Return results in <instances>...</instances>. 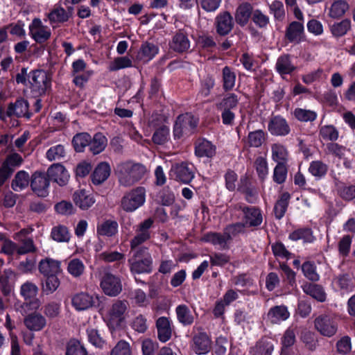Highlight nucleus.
<instances>
[{
    "label": "nucleus",
    "mask_w": 355,
    "mask_h": 355,
    "mask_svg": "<svg viewBox=\"0 0 355 355\" xmlns=\"http://www.w3.org/2000/svg\"><path fill=\"white\" fill-rule=\"evenodd\" d=\"M170 138V130L166 125H162L154 132L152 139L157 145H163L166 143Z\"/></svg>",
    "instance_id": "53"
},
{
    "label": "nucleus",
    "mask_w": 355,
    "mask_h": 355,
    "mask_svg": "<svg viewBox=\"0 0 355 355\" xmlns=\"http://www.w3.org/2000/svg\"><path fill=\"white\" fill-rule=\"evenodd\" d=\"M107 142V140L103 134L97 133L94 136L93 139H91L89 149L93 154H98L105 148Z\"/></svg>",
    "instance_id": "41"
},
{
    "label": "nucleus",
    "mask_w": 355,
    "mask_h": 355,
    "mask_svg": "<svg viewBox=\"0 0 355 355\" xmlns=\"http://www.w3.org/2000/svg\"><path fill=\"white\" fill-rule=\"evenodd\" d=\"M315 329L324 336L332 337L338 329L337 323L328 315H320L314 321Z\"/></svg>",
    "instance_id": "11"
},
{
    "label": "nucleus",
    "mask_w": 355,
    "mask_h": 355,
    "mask_svg": "<svg viewBox=\"0 0 355 355\" xmlns=\"http://www.w3.org/2000/svg\"><path fill=\"white\" fill-rule=\"evenodd\" d=\"M286 38L292 43L299 44L305 40V33L303 22L292 21L288 24L285 31Z\"/></svg>",
    "instance_id": "13"
},
{
    "label": "nucleus",
    "mask_w": 355,
    "mask_h": 355,
    "mask_svg": "<svg viewBox=\"0 0 355 355\" xmlns=\"http://www.w3.org/2000/svg\"><path fill=\"white\" fill-rule=\"evenodd\" d=\"M29 35L37 43L42 44L46 42L51 35V29L43 24L39 18H35L29 24Z\"/></svg>",
    "instance_id": "9"
},
{
    "label": "nucleus",
    "mask_w": 355,
    "mask_h": 355,
    "mask_svg": "<svg viewBox=\"0 0 355 355\" xmlns=\"http://www.w3.org/2000/svg\"><path fill=\"white\" fill-rule=\"evenodd\" d=\"M51 236L57 242H68L70 240V233L67 227L59 225L53 227Z\"/></svg>",
    "instance_id": "42"
},
{
    "label": "nucleus",
    "mask_w": 355,
    "mask_h": 355,
    "mask_svg": "<svg viewBox=\"0 0 355 355\" xmlns=\"http://www.w3.org/2000/svg\"><path fill=\"white\" fill-rule=\"evenodd\" d=\"M71 15V11L65 10L60 5L56 4L52 10L47 15L51 24L63 23L67 21Z\"/></svg>",
    "instance_id": "28"
},
{
    "label": "nucleus",
    "mask_w": 355,
    "mask_h": 355,
    "mask_svg": "<svg viewBox=\"0 0 355 355\" xmlns=\"http://www.w3.org/2000/svg\"><path fill=\"white\" fill-rule=\"evenodd\" d=\"M195 154L200 157H212L216 154V147L206 139H198L196 142Z\"/></svg>",
    "instance_id": "26"
},
{
    "label": "nucleus",
    "mask_w": 355,
    "mask_h": 355,
    "mask_svg": "<svg viewBox=\"0 0 355 355\" xmlns=\"http://www.w3.org/2000/svg\"><path fill=\"white\" fill-rule=\"evenodd\" d=\"M47 175L50 180L60 186H64L69 180V174L61 164H53L47 170Z\"/></svg>",
    "instance_id": "14"
},
{
    "label": "nucleus",
    "mask_w": 355,
    "mask_h": 355,
    "mask_svg": "<svg viewBox=\"0 0 355 355\" xmlns=\"http://www.w3.org/2000/svg\"><path fill=\"white\" fill-rule=\"evenodd\" d=\"M252 6L248 3H241L236 9L235 19L241 26H245L252 15Z\"/></svg>",
    "instance_id": "33"
},
{
    "label": "nucleus",
    "mask_w": 355,
    "mask_h": 355,
    "mask_svg": "<svg viewBox=\"0 0 355 355\" xmlns=\"http://www.w3.org/2000/svg\"><path fill=\"white\" fill-rule=\"evenodd\" d=\"M61 304L57 302H48L44 306L43 313L49 319L55 318L60 315Z\"/></svg>",
    "instance_id": "63"
},
{
    "label": "nucleus",
    "mask_w": 355,
    "mask_h": 355,
    "mask_svg": "<svg viewBox=\"0 0 355 355\" xmlns=\"http://www.w3.org/2000/svg\"><path fill=\"white\" fill-rule=\"evenodd\" d=\"M111 168L106 162L100 163L92 174L93 184L98 185L104 182L110 176Z\"/></svg>",
    "instance_id": "27"
},
{
    "label": "nucleus",
    "mask_w": 355,
    "mask_h": 355,
    "mask_svg": "<svg viewBox=\"0 0 355 355\" xmlns=\"http://www.w3.org/2000/svg\"><path fill=\"white\" fill-rule=\"evenodd\" d=\"M276 69L281 75L289 74L295 70L288 55L280 56L276 62Z\"/></svg>",
    "instance_id": "40"
},
{
    "label": "nucleus",
    "mask_w": 355,
    "mask_h": 355,
    "mask_svg": "<svg viewBox=\"0 0 355 355\" xmlns=\"http://www.w3.org/2000/svg\"><path fill=\"white\" fill-rule=\"evenodd\" d=\"M93 297L85 292L75 294L71 299L72 306L77 311H85L94 305Z\"/></svg>",
    "instance_id": "23"
},
{
    "label": "nucleus",
    "mask_w": 355,
    "mask_h": 355,
    "mask_svg": "<svg viewBox=\"0 0 355 355\" xmlns=\"http://www.w3.org/2000/svg\"><path fill=\"white\" fill-rule=\"evenodd\" d=\"M302 270L304 275L313 282H317L320 279V275L316 272V266L313 263L306 261L302 264Z\"/></svg>",
    "instance_id": "62"
},
{
    "label": "nucleus",
    "mask_w": 355,
    "mask_h": 355,
    "mask_svg": "<svg viewBox=\"0 0 355 355\" xmlns=\"http://www.w3.org/2000/svg\"><path fill=\"white\" fill-rule=\"evenodd\" d=\"M159 51L158 47L152 43L143 44L138 53V58L144 62L151 60Z\"/></svg>",
    "instance_id": "32"
},
{
    "label": "nucleus",
    "mask_w": 355,
    "mask_h": 355,
    "mask_svg": "<svg viewBox=\"0 0 355 355\" xmlns=\"http://www.w3.org/2000/svg\"><path fill=\"white\" fill-rule=\"evenodd\" d=\"M132 256L128 259L132 273H150L153 270V258L146 247H139L133 250Z\"/></svg>",
    "instance_id": "2"
},
{
    "label": "nucleus",
    "mask_w": 355,
    "mask_h": 355,
    "mask_svg": "<svg viewBox=\"0 0 355 355\" xmlns=\"http://www.w3.org/2000/svg\"><path fill=\"white\" fill-rule=\"evenodd\" d=\"M28 82L33 94L42 96L51 88V76L44 70H34L29 73Z\"/></svg>",
    "instance_id": "5"
},
{
    "label": "nucleus",
    "mask_w": 355,
    "mask_h": 355,
    "mask_svg": "<svg viewBox=\"0 0 355 355\" xmlns=\"http://www.w3.org/2000/svg\"><path fill=\"white\" fill-rule=\"evenodd\" d=\"M290 317L288 308L284 305L275 306L270 309L267 318L272 324H279Z\"/></svg>",
    "instance_id": "25"
},
{
    "label": "nucleus",
    "mask_w": 355,
    "mask_h": 355,
    "mask_svg": "<svg viewBox=\"0 0 355 355\" xmlns=\"http://www.w3.org/2000/svg\"><path fill=\"white\" fill-rule=\"evenodd\" d=\"M8 117L15 116L17 117L25 116L27 119L31 117L28 112V103L24 99H18L15 103H10L6 110Z\"/></svg>",
    "instance_id": "17"
},
{
    "label": "nucleus",
    "mask_w": 355,
    "mask_h": 355,
    "mask_svg": "<svg viewBox=\"0 0 355 355\" xmlns=\"http://www.w3.org/2000/svg\"><path fill=\"white\" fill-rule=\"evenodd\" d=\"M67 270L72 277L77 278L84 273L85 266L80 259L73 258L68 261Z\"/></svg>",
    "instance_id": "39"
},
{
    "label": "nucleus",
    "mask_w": 355,
    "mask_h": 355,
    "mask_svg": "<svg viewBox=\"0 0 355 355\" xmlns=\"http://www.w3.org/2000/svg\"><path fill=\"white\" fill-rule=\"evenodd\" d=\"M234 322L243 328H250L254 322V316L243 310L238 309L234 313Z\"/></svg>",
    "instance_id": "37"
},
{
    "label": "nucleus",
    "mask_w": 355,
    "mask_h": 355,
    "mask_svg": "<svg viewBox=\"0 0 355 355\" xmlns=\"http://www.w3.org/2000/svg\"><path fill=\"white\" fill-rule=\"evenodd\" d=\"M39 270L44 276L55 275L60 272V262L51 258L42 259L39 263Z\"/></svg>",
    "instance_id": "24"
},
{
    "label": "nucleus",
    "mask_w": 355,
    "mask_h": 355,
    "mask_svg": "<svg viewBox=\"0 0 355 355\" xmlns=\"http://www.w3.org/2000/svg\"><path fill=\"white\" fill-rule=\"evenodd\" d=\"M236 79V73L230 67L226 66L223 69L222 82L225 91H230L234 87Z\"/></svg>",
    "instance_id": "35"
},
{
    "label": "nucleus",
    "mask_w": 355,
    "mask_h": 355,
    "mask_svg": "<svg viewBox=\"0 0 355 355\" xmlns=\"http://www.w3.org/2000/svg\"><path fill=\"white\" fill-rule=\"evenodd\" d=\"M66 153L64 146L58 144L47 150L46 153V157L50 162L60 160L65 157Z\"/></svg>",
    "instance_id": "49"
},
{
    "label": "nucleus",
    "mask_w": 355,
    "mask_h": 355,
    "mask_svg": "<svg viewBox=\"0 0 355 355\" xmlns=\"http://www.w3.org/2000/svg\"><path fill=\"white\" fill-rule=\"evenodd\" d=\"M191 348L197 354H206L211 348V339L206 333H198L193 338Z\"/></svg>",
    "instance_id": "15"
},
{
    "label": "nucleus",
    "mask_w": 355,
    "mask_h": 355,
    "mask_svg": "<svg viewBox=\"0 0 355 355\" xmlns=\"http://www.w3.org/2000/svg\"><path fill=\"white\" fill-rule=\"evenodd\" d=\"M66 355H87V352L78 340H71L67 344Z\"/></svg>",
    "instance_id": "61"
},
{
    "label": "nucleus",
    "mask_w": 355,
    "mask_h": 355,
    "mask_svg": "<svg viewBox=\"0 0 355 355\" xmlns=\"http://www.w3.org/2000/svg\"><path fill=\"white\" fill-rule=\"evenodd\" d=\"M351 28V21L345 19L340 22L335 23L331 26V32L335 37H341L345 35Z\"/></svg>",
    "instance_id": "55"
},
{
    "label": "nucleus",
    "mask_w": 355,
    "mask_h": 355,
    "mask_svg": "<svg viewBox=\"0 0 355 355\" xmlns=\"http://www.w3.org/2000/svg\"><path fill=\"white\" fill-rule=\"evenodd\" d=\"M288 164H277L273 170L272 178L277 184L284 183L287 178Z\"/></svg>",
    "instance_id": "57"
},
{
    "label": "nucleus",
    "mask_w": 355,
    "mask_h": 355,
    "mask_svg": "<svg viewBox=\"0 0 355 355\" xmlns=\"http://www.w3.org/2000/svg\"><path fill=\"white\" fill-rule=\"evenodd\" d=\"M72 142L76 151L82 152L87 146H89L91 136L86 132L78 133L73 137Z\"/></svg>",
    "instance_id": "46"
},
{
    "label": "nucleus",
    "mask_w": 355,
    "mask_h": 355,
    "mask_svg": "<svg viewBox=\"0 0 355 355\" xmlns=\"http://www.w3.org/2000/svg\"><path fill=\"white\" fill-rule=\"evenodd\" d=\"M289 199V193H284L282 195L280 199L276 202L274 207V211L277 218L280 219L284 216L288 205Z\"/></svg>",
    "instance_id": "54"
},
{
    "label": "nucleus",
    "mask_w": 355,
    "mask_h": 355,
    "mask_svg": "<svg viewBox=\"0 0 355 355\" xmlns=\"http://www.w3.org/2000/svg\"><path fill=\"white\" fill-rule=\"evenodd\" d=\"M271 158L277 164H288L289 153L284 145L273 144L271 146Z\"/></svg>",
    "instance_id": "30"
},
{
    "label": "nucleus",
    "mask_w": 355,
    "mask_h": 355,
    "mask_svg": "<svg viewBox=\"0 0 355 355\" xmlns=\"http://www.w3.org/2000/svg\"><path fill=\"white\" fill-rule=\"evenodd\" d=\"M97 234L104 236H112L118 231V224L114 220H105L97 226Z\"/></svg>",
    "instance_id": "38"
},
{
    "label": "nucleus",
    "mask_w": 355,
    "mask_h": 355,
    "mask_svg": "<svg viewBox=\"0 0 355 355\" xmlns=\"http://www.w3.org/2000/svg\"><path fill=\"white\" fill-rule=\"evenodd\" d=\"M239 103V98L237 95L231 93L227 95L217 105V107L219 110H231L236 107Z\"/></svg>",
    "instance_id": "59"
},
{
    "label": "nucleus",
    "mask_w": 355,
    "mask_h": 355,
    "mask_svg": "<svg viewBox=\"0 0 355 355\" xmlns=\"http://www.w3.org/2000/svg\"><path fill=\"white\" fill-rule=\"evenodd\" d=\"M132 67V60L127 56L117 57L109 64V70L111 71H118L125 68Z\"/></svg>",
    "instance_id": "56"
},
{
    "label": "nucleus",
    "mask_w": 355,
    "mask_h": 355,
    "mask_svg": "<svg viewBox=\"0 0 355 355\" xmlns=\"http://www.w3.org/2000/svg\"><path fill=\"white\" fill-rule=\"evenodd\" d=\"M146 189L138 187L125 193L121 200V207L126 212H133L144 205Z\"/></svg>",
    "instance_id": "6"
},
{
    "label": "nucleus",
    "mask_w": 355,
    "mask_h": 355,
    "mask_svg": "<svg viewBox=\"0 0 355 355\" xmlns=\"http://www.w3.org/2000/svg\"><path fill=\"white\" fill-rule=\"evenodd\" d=\"M268 128L271 135L275 136H285L290 132L286 119L279 116H274L270 119Z\"/></svg>",
    "instance_id": "19"
},
{
    "label": "nucleus",
    "mask_w": 355,
    "mask_h": 355,
    "mask_svg": "<svg viewBox=\"0 0 355 355\" xmlns=\"http://www.w3.org/2000/svg\"><path fill=\"white\" fill-rule=\"evenodd\" d=\"M24 323L31 331H40L46 327V319L41 313L34 312L24 318Z\"/></svg>",
    "instance_id": "16"
},
{
    "label": "nucleus",
    "mask_w": 355,
    "mask_h": 355,
    "mask_svg": "<svg viewBox=\"0 0 355 355\" xmlns=\"http://www.w3.org/2000/svg\"><path fill=\"white\" fill-rule=\"evenodd\" d=\"M130 344L125 340H120L112 349L110 355H131Z\"/></svg>",
    "instance_id": "64"
},
{
    "label": "nucleus",
    "mask_w": 355,
    "mask_h": 355,
    "mask_svg": "<svg viewBox=\"0 0 355 355\" xmlns=\"http://www.w3.org/2000/svg\"><path fill=\"white\" fill-rule=\"evenodd\" d=\"M157 338L162 343L170 340L172 336V327L170 320L166 317H159L156 321Z\"/></svg>",
    "instance_id": "20"
},
{
    "label": "nucleus",
    "mask_w": 355,
    "mask_h": 355,
    "mask_svg": "<svg viewBox=\"0 0 355 355\" xmlns=\"http://www.w3.org/2000/svg\"><path fill=\"white\" fill-rule=\"evenodd\" d=\"M1 250L0 252L8 256L14 254H18V245L12 241L0 234Z\"/></svg>",
    "instance_id": "48"
},
{
    "label": "nucleus",
    "mask_w": 355,
    "mask_h": 355,
    "mask_svg": "<svg viewBox=\"0 0 355 355\" xmlns=\"http://www.w3.org/2000/svg\"><path fill=\"white\" fill-rule=\"evenodd\" d=\"M175 311L178 321L182 324L189 325L193 322V317L187 306L179 305Z\"/></svg>",
    "instance_id": "43"
},
{
    "label": "nucleus",
    "mask_w": 355,
    "mask_h": 355,
    "mask_svg": "<svg viewBox=\"0 0 355 355\" xmlns=\"http://www.w3.org/2000/svg\"><path fill=\"white\" fill-rule=\"evenodd\" d=\"M30 182V177L25 171H18L13 178L11 187L15 191H21L26 189Z\"/></svg>",
    "instance_id": "34"
},
{
    "label": "nucleus",
    "mask_w": 355,
    "mask_h": 355,
    "mask_svg": "<svg viewBox=\"0 0 355 355\" xmlns=\"http://www.w3.org/2000/svg\"><path fill=\"white\" fill-rule=\"evenodd\" d=\"M266 139V133L258 130L249 132L247 137V144L250 147L258 148L262 145Z\"/></svg>",
    "instance_id": "45"
},
{
    "label": "nucleus",
    "mask_w": 355,
    "mask_h": 355,
    "mask_svg": "<svg viewBox=\"0 0 355 355\" xmlns=\"http://www.w3.org/2000/svg\"><path fill=\"white\" fill-rule=\"evenodd\" d=\"M154 221L151 218H148L139 223L135 228V235L130 241L131 250L139 248L138 247L147 241L150 238V229L153 226Z\"/></svg>",
    "instance_id": "8"
},
{
    "label": "nucleus",
    "mask_w": 355,
    "mask_h": 355,
    "mask_svg": "<svg viewBox=\"0 0 355 355\" xmlns=\"http://www.w3.org/2000/svg\"><path fill=\"white\" fill-rule=\"evenodd\" d=\"M130 299L132 303L138 306H146L149 304V300L146 293L140 288L132 290L130 293Z\"/></svg>",
    "instance_id": "47"
},
{
    "label": "nucleus",
    "mask_w": 355,
    "mask_h": 355,
    "mask_svg": "<svg viewBox=\"0 0 355 355\" xmlns=\"http://www.w3.org/2000/svg\"><path fill=\"white\" fill-rule=\"evenodd\" d=\"M244 214V224L248 227H256L263 221L261 211L254 207H240Z\"/></svg>",
    "instance_id": "18"
},
{
    "label": "nucleus",
    "mask_w": 355,
    "mask_h": 355,
    "mask_svg": "<svg viewBox=\"0 0 355 355\" xmlns=\"http://www.w3.org/2000/svg\"><path fill=\"white\" fill-rule=\"evenodd\" d=\"M198 124V119L190 113L178 116L173 125V135L175 139H180L195 133Z\"/></svg>",
    "instance_id": "3"
},
{
    "label": "nucleus",
    "mask_w": 355,
    "mask_h": 355,
    "mask_svg": "<svg viewBox=\"0 0 355 355\" xmlns=\"http://www.w3.org/2000/svg\"><path fill=\"white\" fill-rule=\"evenodd\" d=\"M203 240L209 242L214 245L220 248H225L227 241L230 240V236L224 232L223 234L218 233H209L204 236Z\"/></svg>",
    "instance_id": "44"
},
{
    "label": "nucleus",
    "mask_w": 355,
    "mask_h": 355,
    "mask_svg": "<svg viewBox=\"0 0 355 355\" xmlns=\"http://www.w3.org/2000/svg\"><path fill=\"white\" fill-rule=\"evenodd\" d=\"M273 345L267 340H261L252 349L251 355H271Z\"/></svg>",
    "instance_id": "50"
},
{
    "label": "nucleus",
    "mask_w": 355,
    "mask_h": 355,
    "mask_svg": "<svg viewBox=\"0 0 355 355\" xmlns=\"http://www.w3.org/2000/svg\"><path fill=\"white\" fill-rule=\"evenodd\" d=\"M31 186L33 191L41 197L48 195L49 180L44 173L35 172L32 175Z\"/></svg>",
    "instance_id": "12"
},
{
    "label": "nucleus",
    "mask_w": 355,
    "mask_h": 355,
    "mask_svg": "<svg viewBox=\"0 0 355 355\" xmlns=\"http://www.w3.org/2000/svg\"><path fill=\"white\" fill-rule=\"evenodd\" d=\"M75 205L82 210H87L95 202L94 196L85 189L76 191L73 194Z\"/></svg>",
    "instance_id": "21"
},
{
    "label": "nucleus",
    "mask_w": 355,
    "mask_h": 355,
    "mask_svg": "<svg viewBox=\"0 0 355 355\" xmlns=\"http://www.w3.org/2000/svg\"><path fill=\"white\" fill-rule=\"evenodd\" d=\"M302 290L306 294L318 302H323L326 300V293L324 289L318 284L306 283L302 286Z\"/></svg>",
    "instance_id": "31"
},
{
    "label": "nucleus",
    "mask_w": 355,
    "mask_h": 355,
    "mask_svg": "<svg viewBox=\"0 0 355 355\" xmlns=\"http://www.w3.org/2000/svg\"><path fill=\"white\" fill-rule=\"evenodd\" d=\"M101 287L107 295L114 297L122 291V283L119 277L106 272L101 280Z\"/></svg>",
    "instance_id": "7"
},
{
    "label": "nucleus",
    "mask_w": 355,
    "mask_h": 355,
    "mask_svg": "<svg viewBox=\"0 0 355 355\" xmlns=\"http://www.w3.org/2000/svg\"><path fill=\"white\" fill-rule=\"evenodd\" d=\"M349 10V5L344 0L335 1L329 8V16L333 19L343 17Z\"/></svg>",
    "instance_id": "36"
},
{
    "label": "nucleus",
    "mask_w": 355,
    "mask_h": 355,
    "mask_svg": "<svg viewBox=\"0 0 355 355\" xmlns=\"http://www.w3.org/2000/svg\"><path fill=\"white\" fill-rule=\"evenodd\" d=\"M215 24L217 33L226 35L233 28V19L230 13L223 12L216 17Z\"/></svg>",
    "instance_id": "22"
},
{
    "label": "nucleus",
    "mask_w": 355,
    "mask_h": 355,
    "mask_svg": "<svg viewBox=\"0 0 355 355\" xmlns=\"http://www.w3.org/2000/svg\"><path fill=\"white\" fill-rule=\"evenodd\" d=\"M289 239L292 241L303 240L304 242L311 243L314 237L311 229L303 228L293 231L290 234Z\"/></svg>",
    "instance_id": "52"
},
{
    "label": "nucleus",
    "mask_w": 355,
    "mask_h": 355,
    "mask_svg": "<svg viewBox=\"0 0 355 355\" xmlns=\"http://www.w3.org/2000/svg\"><path fill=\"white\" fill-rule=\"evenodd\" d=\"M327 166L321 161H313L311 162L309 171L315 178H320L327 172Z\"/></svg>",
    "instance_id": "60"
},
{
    "label": "nucleus",
    "mask_w": 355,
    "mask_h": 355,
    "mask_svg": "<svg viewBox=\"0 0 355 355\" xmlns=\"http://www.w3.org/2000/svg\"><path fill=\"white\" fill-rule=\"evenodd\" d=\"M128 308L126 301L116 300L111 305L106 315V322L110 329H119L125 323Z\"/></svg>",
    "instance_id": "4"
},
{
    "label": "nucleus",
    "mask_w": 355,
    "mask_h": 355,
    "mask_svg": "<svg viewBox=\"0 0 355 355\" xmlns=\"http://www.w3.org/2000/svg\"><path fill=\"white\" fill-rule=\"evenodd\" d=\"M169 175L177 181L188 184L194 178L193 167L185 163L175 164L172 166Z\"/></svg>",
    "instance_id": "10"
},
{
    "label": "nucleus",
    "mask_w": 355,
    "mask_h": 355,
    "mask_svg": "<svg viewBox=\"0 0 355 355\" xmlns=\"http://www.w3.org/2000/svg\"><path fill=\"white\" fill-rule=\"evenodd\" d=\"M171 47L177 52L187 51L190 48V41L187 34L182 31L178 32L173 37Z\"/></svg>",
    "instance_id": "29"
},
{
    "label": "nucleus",
    "mask_w": 355,
    "mask_h": 355,
    "mask_svg": "<svg viewBox=\"0 0 355 355\" xmlns=\"http://www.w3.org/2000/svg\"><path fill=\"white\" fill-rule=\"evenodd\" d=\"M86 332L88 340L92 345L98 348L103 347L105 345V340L97 329L89 327Z\"/></svg>",
    "instance_id": "51"
},
{
    "label": "nucleus",
    "mask_w": 355,
    "mask_h": 355,
    "mask_svg": "<svg viewBox=\"0 0 355 355\" xmlns=\"http://www.w3.org/2000/svg\"><path fill=\"white\" fill-rule=\"evenodd\" d=\"M46 279L42 284V291L46 295L52 294L60 286V280L55 275L46 276Z\"/></svg>",
    "instance_id": "58"
},
{
    "label": "nucleus",
    "mask_w": 355,
    "mask_h": 355,
    "mask_svg": "<svg viewBox=\"0 0 355 355\" xmlns=\"http://www.w3.org/2000/svg\"><path fill=\"white\" fill-rule=\"evenodd\" d=\"M146 173V167L132 161H125L117 164L115 173L121 186L129 187L139 182Z\"/></svg>",
    "instance_id": "1"
}]
</instances>
